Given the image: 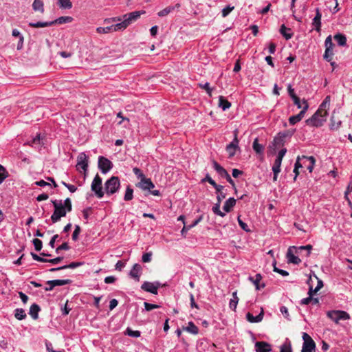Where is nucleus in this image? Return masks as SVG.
Segmentation results:
<instances>
[{"label":"nucleus","instance_id":"f257e3e1","mask_svg":"<svg viewBox=\"0 0 352 352\" xmlns=\"http://www.w3.org/2000/svg\"><path fill=\"white\" fill-rule=\"evenodd\" d=\"M144 11H135L128 14H126L120 16L112 17L106 19L104 21V23H110L111 22H119L120 27H121L122 31L124 30L131 23L137 21L142 14H144Z\"/></svg>","mask_w":352,"mask_h":352},{"label":"nucleus","instance_id":"f03ea898","mask_svg":"<svg viewBox=\"0 0 352 352\" xmlns=\"http://www.w3.org/2000/svg\"><path fill=\"white\" fill-rule=\"evenodd\" d=\"M312 250V245H307L305 246H300V247H289L287 253V258L289 263H294V264H299L301 262V260L296 256H295V254H299L302 250H306V256H309L311 254V250Z\"/></svg>","mask_w":352,"mask_h":352},{"label":"nucleus","instance_id":"7ed1b4c3","mask_svg":"<svg viewBox=\"0 0 352 352\" xmlns=\"http://www.w3.org/2000/svg\"><path fill=\"white\" fill-rule=\"evenodd\" d=\"M52 203L54 206V210L51 216V220L52 223H54L60 221L61 217H65L68 211L65 207L63 206L62 200H52Z\"/></svg>","mask_w":352,"mask_h":352},{"label":"nucleus","instance_id":"20e7f679","mask_svg":"<svg viewBox=\"0 0 352 352\" xmlns=\"http://www.w3.org/2000/svg\"><path fill=\"white\" fill-rule=\"evenodd\" d=\"M120 182L118 177L112 176L104 183V190L108 195L116 193L120 188Z\"/></svg>","mask_w":352,"mask_h":352},{"label":"nucleus","instance_id":"39448f33","mask_svg":"<svg viewBox=\"0 0 352 352\" xmlns=\"http://www.w3.org/2000/svg\"><path fill=\"white\" fill-rule=\"evenodd\" d=\"M327 316L336 324H338L340 320H347L350 319L349 314L346 311L342 310L328 311Z\"/></svg>","mask_w":352,"mask_h":352},{"label":"nucleus","instance_id":"423d86ee","mask_svg":"<svg viewBox=\"0 0 352 352\" xmlns=\"http://www.w3.org/2000/svg\"><path fill=\"white\" fill-rule=\"evenodd\" d=\"M327 116L322 115L318 111L316 112L309 119L306 120L307 124L312 126H320L322 124L326 121Z\"/></svg>","mask_w":352,"mask_h":352},{"label":"nucleus","instance_id":"0eeeda50","mask_svg":"<svg viewBox=\"0 0 352 352\" xmlns=\"http://www.w3.org/2000/svg\"><path fill=\"white\" fill-rule=\"evenodd\" d=\"M303 344L301 352H316V343L307 333H302Z\"/></svg>","mask_w":352,"mask_h":352},{"label":"nucleus","instance_id":"6e6552de","mask_svg":"<svg viewBox=\"0 0 352 352\" xmlns=\"http://www.w3.org/2000/svg\"><path fill=\"white\" fill-rule=\"evenodd\" d=\"M91 188L98 198L103 197L104 192L102 187V178L98 174L94 178Z\"/></svg>","mask_w":352,"mask_h":352},{"label":"nucleus","instance_id":"1a4fd4ad","mask_svg":"<svg viewBox=\"0 0 352 352\" xmlns=\"http://www.w3.org/2000/svg\"><path fill=\"white\" fill-rule=\"evenodd\" d=\"M159 281L155 282H148L144 281L141 285V289L145 292H150L153 294H157L158 288L162 287Z\"/></svg>","mask_w":352,"mask_h":352},{"label":"nucleus","instance_id":"9d476101","mask_svg":"<svg viewBox=\"0 0 352 352\" xmlns=\"http://www.w3.org/2000/svg\"><path fill=\"white\" fill-rule=\"evenodd\" d=\"M234 139L232 141L226 146V151L228 153V155L230 158H232L234 156L236 151L239 148V140L237 138V131H234Z\"/></svg>","mask_w":352,"mask_h":352},{"label":"nucleus","instance_id":"9b49d317","mask_svg":"<svg viewBox=\"0 0 352 352\" xmlns=\"http://www.w3.org/2000/svg\"><path fill=\"white\" fill-rule=\"evenodd\" d=\"M113 167L112 162L107 158L100 156L98 157V168L103 174L107 173Z\"/></svg>","mask_w":352,"mask_h":352},{"label":"nucleus","instance_id":"f8f14e48","mask_svg":"<svg viewBox=\"0 0 352 352\" xmlns=\"http://www.w3.org/2000/svg\"><path fill=\"white\" fill-rule=\"evenodd\" d=\"M295 129H289L282 133H279L278 136L275 137L274 144L276 146L283 145L284 139L292 137L295 133Z\"/></svg>","mask_w":352,"mask_h":352},{"label":"nucleus","instance_id":"ddd939ff","mask_svg":"<svg viewBox=\"0 0 352 352\" xmlns=\"http://www.w3.org/2000/svg\"><path fill=\"white\" fill-rule=\"evenodd\" d=\"M76 168L78 170L82 169L84 172L87 170L88 157L85 153H80L77 157Z\"/></svg>","mask_w":352,"mask_h":352},{"label":"nucleus","instance_id":"4468645a","mask_svg":"<svg viewBox=\"0 0 352 352\" xmlns=\"http://www.w3.org/2000/svg\"><path fill=\"white\" fill-rule=\"evenodd\" d=\"M117 23L114 25H111L107 27H98L96 29V32L98 34H108L109 32H118V31H122L121 27H120L119 22H116Z\"/></svg>","mask_w":352,"mask_h":352},{"label":"nucleus","instance_id":"2eb2a0df","mask_svg":"<svg viewBox=\"0 0 352 352\" xmlns=\"http://www.w3.org/2000/svg\"><path fill=\"white\" fill-rule=\"evenodd\" d=\"M301 160L303 162L304 166L307 168L309 173H311L316 162L315 158L313 156L302 155Z\"/></svg>","mask_w":352,"mask_h":352},{"label":"nucleus","instance_id":"dca6fc26","mask_svg":"<svg viewBox=\"0 0 352 352\" xmlns=\"http://www.w3.org/2000/svg\"><path fill=\"white\" fill-rule=\"evenodd\" d=\"M255 350L256 352H270L272 346L266 342H256L255 343Z\"/></svg>","mask_w":352,"mask_h":352},{"label":"nucleus","instance_id":"f3484780","mask_svg":"<svg viewBox=\"0 0 352 352\" xmlns=\"http://www.w3.org/2000/svg\"><path fill=\"white\" fill-rule=\"evenodd\" d=\"M138 186L144 190H150L153 189L155 186L153 182L149 178H143L138 183Z\"/></svg>","mask_w":352,"mask_h":352},{"label":"nucleus","instance_id":"a211bd4d","mask_svg":"<svg viewBox=\"0 0 352 352\" xmlns=\"http://www.w3.org/2000/svg\"><path fill=\"white\" fill-rule=\"evenodd\" d=\"M142 272V267L140 264H135L129 272V276L134 278L136 281L140 280V274Z\"/></svg>","mask_w":352,"mask_h":352},{"label":"nucleus","instance_id":"6ab92c4d","mask_svg":"<svg viewBox=\"0 0 352 352\" xmlns=\"http://www.w3.org/2000/svg\"><path fill=\"white\" fill-rule=\"evenodd\" d=\"M321 17L322 14L320 12L319 8L316 9V16L313 19L312 25L315 28V30L319 32L320 31L321 26Z\"/></svg>","mask_w":352,"mask_h":352},{"label":"nucleus","instance_id":"aec40b11","mask_svg":"<svg viewBox=\"0 0 352 352\" xmlns=\"http://www.w3.org/2000/svg\"><path fill=\"white\" fill-rule=\"evenodd\" d=\"M264 316L263 309H261V312L256 316H254L251 313L248 312L246 314V319L248 322L252 323L259 322L262 321Z\"/></svg>","mask_w":352,"mask_h":352},{"label":"nucleus","instance_id":"412c9836","mask_svg":"<svg viewBox=\"0 0 352 352\" xmlns=\"http://www.w3.org/2000/svg\"><path fill=\"white\" fill-rule=\"evenodd\" d=\"M282 160H279L278 158H276L273 166H272V171H273V181L275 182L277 180L278 175L280 172V166H281Z\"/></svg>","mask_w":352,"mask_h":352},{"label":"nucleus","instance_id":"4be33fe9","mask_svg":"<svg viewBox=\"0 0 352 352\" xmlns=\"http://www.w3.org/2000/svg\"><path fill=\"white\" fill-rule=\"evenodd\" d=\"M262 279V276L260 274H256L255 276H250L249 280L255 285L256 289L257 290L261 289V288H263L265 287V285L263 284L262 285H259V283L261 280Z\"/></svg>","mask_w":352,"mask_h":352},{"label":"nucleus","instance_id":"5701e85b","mask_svg":"<svg viewBox=\"0 0 352 352\" xmlns=\"http://www.w3.org/2000/svg\"><path fill=\"white\" fill-rule=\"evenodd\" d=\"M280 33L285 37L286 40L292 38L293 33L290 28H287L284 24L280 26Z\"/></svg>","mask_w":352,"mask_h":352},{"label":"nucleus","instance_id":"b1692460","mask_svg":"<svg viewBox=\"0 0 352 352\" xmlns=\"http://www.w3.org/2000/svg\"><path fill=\"white\" fill-rule=\"evenodd\" d=\"M72 280L69 279L65 280H52L47 281V285H52V287L63 286L71 283Z\"/></svg>","mask_w":352,"mask_h":352},{"label":"nucleus","instance_id":"393cba45","mask_svg":"<svg viewBox=\"0 0 352 352\" xmlns=\"http://www.w3.org/2000/svg\"><path fill=\"white\" fill-rule=\"evenodd\" d=\"M235 204L236 199L233 197H230L225 202L223 209L225 212H229L231 211L232 208L235 206Z\"/></svg>","mask_w":352,"mask_h":352},{"label":"nucleus","instance_id":"a878e982","mask_svg":"<svg viewBox=\"0 0 352 352\" xmlns=\"http://www.w3.org/2000/svg\"><path fill=\"white\" fill-rule=\"evenodd\" d=\"M212 164L214 169L221 177L224 178L228 174L226 170L219 165L216 161H213Z\"/></svg>","mask_w":352,"mask_h":352},{"label":"nucleus","instance_id":"bb28decb","mask_svg":"<svg viewBox=\"0 0 352 352\" xmlns=\"http://www.w3.org/2000/svg\"><path fill=\"white\" fill-rule=\"evenodd\" d=\"M81 265H82L81 263L72 262V263H71L69 265H63V266L58 267H55V268H51L50 270V272H55V271H58V270H64V269H67V268L74 269V268H76L77 267L80 266Z\"/></svg>","mask_w":352,"mask_h":352},{"label":"nucleus","instance_id":"cd10ccee","mask_svg":"<svg viewBox=\"0 0 352 352\" xmlns=\"http://www.w3.org/2000/svg\"><path fill=\"white\" fill-rule=\"evenodd\" d=\"M40 307L37 304H33L31 305L29 311V314L32 316V318L34 320L37 319L38 317V312L40 311Z\"/></svg>","mask_w":352,"mask_h":352},{"label":"nucleus","instance_id":"c85d7f7f","mask_svg":"<svg viewBox=\"0 0 352 352\" xmlns=\"http://www.w3.org/2000/svg\"><path fill=\"white\" fill-rule=\"evenodd\" d=\"M219 107H221L223 111H226L231 107V103L223 96H220L219 97Z\"/></svg>","mask_w":352,"mask_h":352},{"label":"nucleus","instance_id":"c756f323","mask_svg":"<svg viewBox=\"0 0 352 352\" xmlns=\"http://www.w3.org/2000/svg\"><path fill=\"white\" fill-rule=\"evenodd\" d=\"M53 25V22L49 21V22H30L29 23V26L32 28H45V27H49Z\"/></svg>","mask_w":352,"mask_h":352},{"label":"nucleus","instance_id":"7c9ffc66","mask_svg":"<svg viewBox=\"0 0 352 352\" xmlns=\"http://www.w3.org/2000/svg\"><path fill=\"white\" fill-rule=\"evenodd\" d=\"M32 8L34 11H38L41 13L44 12V3L42 0H34L32 3Z\"/></svg>","mask_w":352,"mask_h":352},{"label":"nucleus","instance_id":"2f4dec72","mask_svg":"<svg viewBox=\"0 0 352 352\" xmlns=\"http://www.w3.org/2000/svg\"><path fill=\"white\" fill-rule=\"evenodd\" d=\"M254 151L258 154H263L264 151V146L258 143V138L254 139L252 144Z\"/></svg>","mask_w":352,"mask_h":352},{"label":"nucleus","instance_id":"473e14b6","mask_svg":"<svg viewBox=\"0 0 352 352\" xmlns=\"http://www.w3.org/2000/svg\"><path fill=\"white\" fill-rule=\"evenodd\" d=\"M238 302H239V298L237 296V292H234L232 293V298L230 300V303H229L230 308L232 310L235 311L236 309Z\"/></svg>","mask_w":352,"mask_h":352},{"label":"nucleus","instance_id":"72a5a7b5","mask_svg":"<svg viewBox=\"0 0 352 352\" xmlns=\"http://www.w3.org/2000/svg\"><path fill=\"white\" fill-rule=\"evenodd\" d=\"M334 39L340 46H345L346 45V37L342 34H336L334 36Z\"/></svg>","mask_w":352,"mask_h":352},{"label":"nucleus","instance_id":"f704fd0d","mask_svg":"<svg viewBox=\"0 0 352 352\" xmlns=\"http://www.w3.org/2000/svg\"><path fill=\"white\" fill-rule=\"evenodd\" d=\"M72 20H73L72 17L67 16H60V17L52 21V22H53V25L63 24V23H70L72 21Z\"/></svg>","mask_w":352,"mask_h":352},{"label":"nucleus","instance_id":"c9c22d12","mask_svg":"<svg viewBox=\"0 0 352 352\" xmlns=\"http://www.w3.org/2000/svg\"><path fill=\"white\" fill-rule=\"evenodd\" d=\"M184 330L194 335L197 334L199 332L198 327L192 322H189L188 326L184 328Z\"/></svg>","mask_w":352,"mask_h":352},{"label":"nucleus","instance_id":"e433bc0d","mask_svg":"<svg viewBox=\"0 0 352 352\" xmlns=\"http://www.w3.org/2000/svg\"><path fill=\"white\" fill-rule=\"evenodd\" d=\"M14 316L16 319L21 320L26 318V314L24 309L21 308L16 309L14 311Z\"/></svg>","mask_w":352,"mask_h":352},{"label":"nucleus","instance_id":"4c0bfd02","mask_svg":"<svg viewBox=\"0 0 352 352\" xmlns=\"http://www.w3.org/2000/svg\"><path fill=\"white\" fill-rule=\"evenodd\" d=\"M342 124V122L340 120L336 121L335 120V116H334V112L332 114V116L331 118V124H330V129L331 130H336L338 129Z\"/></svg>","mask_w":352,"mask_h":352},{"label":"nucleus","instance_id":"58836bf2","mask_svg":"<svg viewBox=\"0 0 352 352\" xmlns=\"http://www.w3.org/2000/svg\"><path fill=\"white\" fill-rule=\"evenodd\" d=\"M133 197V190L131 188L130 186H128L126 189V192L124 196V199L125 201H131Z\"/></svg>","mask_w":352,"mask_h":352},{"label":"nucleus","instance_id":"ea45409f","mask_svg":"<svg viewBox=\"0 0 352 352\" xmlns=\"http://www.w3.org/2000/svg\"><path fill=\"white\" fill-rule=\"evenodd\" d=\"M59 6L64 9H69L72 7V3L70 0H58Z\"/></svg>","mask_w":352,"mask_h":352},{"label":"nucleus","instance_id":"a19ab883","mask_svg":"<svg viewBox=\"0 0 352 352\" xmlns=\"http://www.w3.org/2000/svg\"><path fill=\"white\" fill-rule=\"evenodd\" d=\"M220 206H221V204L220 203H218L217 202L214 206L212 207V212L217 214V215H219L221 217H225L226 214L223 212L221 211L220 210Z\"/></svg>","mask_w":352,"mask_h":352},{"label":"nucleus","instance_id":"79ce46f5","mask_svg":"<svg viewBox=\"0 0 352 352\" xmlns=\"http://www.w3.org/2000/svg\"><path fill=\"white\" fill-rule=\"evenodd\" d=\"M175 7L174 6H168L163 9L162 10L160 11L157 13V15L160 17L165 16L168 15L169 13H170L173 10H174Z\"/></svg>","mask_w":352,"mask_h":352},{"label":"nucleus","instance_id":"37998d69","mask_svg":"<svg viewBox=\"0 0 352 352\" xmlns=\"http://www.w3.org/2000/svg\"><path fill=\"white\" fill-rule=\"evenodd\" d=\"M302 103H303V107H302V110L300 111V113L296 115L300 118V120L303 118L307 110L309 108V104L305 100H302Z\"/></svg>","mask_w":352,"mask_h":352},{"label":"nucleus","instance_id":"c03bdc74","mask_svg":"<svg viewBox=\"0 0 352 352\" xmlns=\"http://www.w3.org/2000/svg\"><path fill=\"white\" fill-rule=\"evenodd\" d=\"M329 108V105L322 102L317 111L322 113V115L327 116Z\"/></svg>","mask_w":352,"mask_h":352},{"label":"nucleus","instance_id":"a18cd8bd","mask_svg":"<svg viewBox=\"0 0 352 352\" xmlns=\"http://www.w3.org/2000/svg\"><path fill=\"white\" fill-rule=\"evenodd\" d=\"M8 177V173L6 168L0 164V184Z\"/></svg>","mask_w":352,"mask_h":352},{"label":"nucleus","instance_id":"49530a36","mask_svg":"<svg viewBox=\"0 0 352 352\" xmlns=\"http://www.w3.org/2000/svg\"><path fill=\"white\" fill-rule=\"evenodd\" d=\"M198 85L200 88L205 89L210 97L212 96V91L213 89L210 88L209 82H206L204 84L199 83Z\"/></svg>","mask_w":352,"mask_h":352},{"label":"nucleus","instance_id":"de8ad7c7","mask_svg":"<svg viewBox=\"0 0 352 352\" xmlns=\"http://www.w3.org/2000/svg\"><path fill=\"white\" fill-rule=\"evenodd\" d=\"M126 334L130 337L138 338L140 336L141 333L140 331H134L128 327L126 329Z\"/></svg>","mask_w":352,"mask_h":352},{"label":"nucleus","instance_id":"09e8293b","mask_svg":"<svg viewBox=\"0 0 352 352\" xmlns=\"http://www.w3.org/2000/svg\"><path fill=\"white\" fill-rule=\"evenodd\" d=\"M333 55V49L326 48L324 54V59L327 61L330 62L332 59V56Z\"/></svg>","mask_w":352,"mask_h":352},{"label":"nucleus","instance_id":"8fccbe9b","mask_svg":"<svg viewBox=\"0 0 352 352\" xmlns=\"http://www.w3.org/2000/svg\"><path fill=\"white\" fill-rule=\"evenodd\" d=\"M144 309L146 311H150L154 309H157V308H159L160 307V305H156V304H151V303H149V302H144Z\"/></svg>","mask_w":352,"mask_h":352},{"label":"nucleus","instance_id":"3c124183","mask_svg":"<svg viewBox=\"0 0 352 352\" xmlns=\"http://www.w3.org/2000/svg\"><path fill=\"white\" fill-rule=\"evenodd\" d=\"M34 248L36 251H40L43 247L42 241L38 239H34L32 241Z\"/></svg>","mask_w":352,"mask_h":352},{"label":"nucleus","instance_id":"603ef678","mask_svg":"<svg viewBox=\"0 0 352 352\" xmlns=\"http://www.w3.org/2000/svg\"><path fill=\"white\" fill-rule=\"evenodd\" d=\"M234 6H228L226 8H224L222 10V16L223 17L227 16L234 10Z\"/></svg>","mask_w":352,"mask_h":352},{"label":"nucleus","instance_id":"864d4df0","mask_svg":"<svg viewBox=\"0 0 352 352\" xmlns=\"http://www.w3.org/2000/svg\"><path fill=\"white\" fill-rule=\"evenodd\" d=\"M63 206L65 207L68 212H71L72 210L71 199L69 198H67L63 203Z\"/></svg>","mask_w":352,"mask_h":352},{"label":"nucleus","instance_id":"5fc2aeb1","mask_svg":"<svg viewBox=\"0 0 352 352\" xmlns=\"http://www.w3.org/2000/svg\"><path fill=\"white\" fill-rule=\"evenodd\" d=\"M237 220H238V223H239L240 227L241 228V229H243L245 232L250 231V230L248 228V226L241 220L240 216L238 217Z\"/></svg>","mask_w":352,"mask_h":352},{"label":"nucleus","instance_id":"6e6d98bb","mask_svg":"<svg viewBox=\"0 0 352 352\" xmlns=\"http://www.w3.org/2000/svg\"><path fill=\"white\" fill-rule=\"evenodd\" d=\"M325 48L333 49V43H332L331 36L326 38L324 41Z\"/></svg>","mask_w":352,"mask_h":352},{"label":"nucleus","instance_id":"4d7b16f0","mask_svg":"<svg viewBox=\"0 0 352 352\" xmlns=\"http://www.w3.org/2000/svg\"><path fill=\"white\" fill-rule=\"evenodd\" d=\"M152 252L144 253L142 256V261L144 263H148L151 261Z\"/></svg>","mask_w":352,"mask_h":352},{"label":"nucleus","instance_id":"13d9d810","mask_svg":"<svg viewBox=\"0 0 352 352\" xmlns=\"http://www.w3.org/2000/svg\"><path fill=\"white\" fill-rule=\"evenodd\" d=\"M133 172L139 179H142L143 178L145 177L142 170L137 167L133 168Z\"/></svg>","mask_w":352,"mask_h":352},{"label":"nucleus","instance_id":"bf43d9fd","mask_svg":"<svg viewBox=\"0 0 352 352\" xmlns=\"http://www.w3.org/2000/svg\"><path fill=\"white\" fill-rule=\"evenodd\" d=\"M292 100L295 105H296L298 109H302L303 103L302 102H301L300 98L297 96H294Z\"/></svg>","mask_w":352,"mask_h":352},{"label":"nucleus","instance_id":"052dcab7","mask_svg":"<svg viewBox=\"0 0 352 352\" xmlns=\"http://www.w3.org/2000/svg\"><path fill=\"white\" fill-rule=\"evenodd\" d=\"M69 246L68 245L67 243H63L62 245H59L56 249V252L57 254H58L60 252V250H69Z\"/></svg>","mask_w":352,"mask_h":352},{"label":"nucleus","instance_id":"680f3d73","mask_svg":"<svg viewBox=\"0 0 352 352\" xmlns=\"http://www.w3.org/2000/svg\"><path fill=\"white\" fill-rule=\"evenodd\" d=\"M41 135L40 134H37L36 136L32 139V140L30 142H28V144L33 146L34 144H41Z\"/></svg>","mask_w":352,"mask_h":352},{"label":"nucleus","instance_id":"e2e57ef3","mask_svg":"<svg viewBox=\"0 0 352 352\" xmlns=\"http://www.w3.org/2000/svg\"><path fill=\"white\" fill-rule=\"evenodd\" d=\"M80 232V228L79 226H76L75 227V230L73 232V234H72V239L74 241H76L78 238V235Z\"/></svg>","mask_w":352,"mask_h":352},{"label":"nucleus","instance_id":"0e129e2a","mask_svg":"<svg viewBox=\"0 0 352 352\" xmlns=\"http://www.w3.org/2000/svg\"><path fill=\"white\" fill-rule=\"evenodd\" d=\"M31 256L34 261L39 262H47V259L43 258L34 252H31Z\"/></svg>","mask_w":352,"mask_h":352},{"label":"nucleus","instance_id":"69168bd1","mask_svg":"<svg viewBox=\"0 0 352 352\" xmlns=\"http://www.w3.org/2000/svg\"><path fill=\"white\" fill-rule=\"evenodd\" d=\"M352 192V182H351L348 184V186H347V188H346V191H345V192H344V197H345V199H346L349 202H350V201H349V197H348V195H349V194L350 192Z\"/></svg>","mask_w":352,"mask_h":352},{"label":"nucleus","instance_id":"338daca9","mask_svg":"<svg viewBox=\"0 0 352 352\" xmlns=\"http://www.w3.org/2000/svg\"><path fill=\"white\" fill-rule=\"evenodd\" d=\"M280 311L281 312V314L284 316V317L288 320H289V311H288V309L285 307V306H282L280 308Z\"/></svg>","mask_w":352,"mask_h":352},{"label":"nucleus","instance_id":"774afa93","mask_svg":"<svg viewBox=\"0 0 352 352\" xmlns=\"http://www.w3.org/2000/svg\"><path fill=\"white\" fill-rule=\"evenodd\" d=\"M280 352H292L291 345L290 344H283L280 346Z\"/></svg>","mask_w":352,"mask_h":352}]
</instances>
